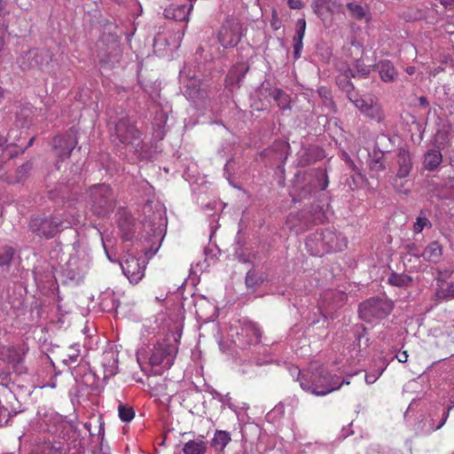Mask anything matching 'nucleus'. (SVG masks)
<instances>
[{
    "instance_id": "obj_1",
    "label": "nucleus",
    "mask_w": 454,
    "mask_h": 454,
    "mask_svg": "<svg viewBox=\"0 0 454 454\" xmlns=\"http://www.w3.org/2000/svg\"><path fill=\"white\" fill-rule=\"evenodd\" d=\"M301 387L315 395H325L338 390L343 384H349L348 380H342L336 375H332L322 365L313 368L311 372L301 373L298 371V379Z\"/></svg>"
},
{
    "instance_id": "obj_2",
    "label": "nucleus",
    "mask_w": 454,
    "mask_h": 454,
    "mask_svg": "<svg viewBox=\"0 0 454 454\" xmlns=\"http://www.w3.org/2000/svg\"><path fill=\"white\" fill-rule=\"evenodd\" d=\"M113 142L119 150H126L134 154L142 150L141 131L136 125V120L129 116H122L114 124L111 133Z\"/></svg>"
},
{
    "instance_id": "obj_3",
    "label": "nucleus",
    "mask_w": 454,
    "mask_h": 454,
    "mask_svg": "<svg viewBox=\"0 0 454 454\" xmlns=\"http://www.w3.org/2000/svg\"><path fill=\"white\" fill-rule=\"evenodd\" d=\"M305 245L311 255L322 256L332 252L341 251L347 247V239L332 229H321L310 234Z\"/></svg>"
},
{
    "instance_id": "obj_4",
    "label": "nucleus",
    "mask_w": 454,
    "mask_h": 454,
    "mask_svg": "<svg viewBox=\"0 0 454 454\" xmlns=\"http://www.w3.org/2000/svg\"><path fill=\"white\" fill-rule=\"evenodd\" d=\"M86 194L93 214L98 216H107L114 211L116 200L113 189L108 184L90 185L87 189Z\"/></svg>"
},
{
    "instance_id": "obj_5",
    "label": "nucleus",
    "mask_w": 454,
    "mask_h": 454,
    "mask_svg": "<svg viewBox=\"0 0 454 454\" xmlns=\"http://www.w3.org/2000/svg\"><path fill=\"white\" fill-rule=\"evenodd\" d=\"M393 309L392 302L381 297H372L361 302L358 308L359 317L367 323L383 319Z\"/></svg>"
},
{
    "instance_id": "obj_6",
    "label": "nucleus",
    "mask_w": 454,
    "mask_h": 454,
    "mask_svg": "<svg viewBox=\"0 0 454 454\" xmlns=\"http://www.w3.org/2000/svg\"><path fill=\"white\" fill-rule=\"evenodd\" d=\"M73 223V220H63L57 215L35 217L29 222V229L41 238L51 239L62 229L67 228Z\"/></svg>"
},
{
    "instance_id": "obj_7",
    "label": "nucleus",
    "mask_w": 454,
    "mask_h": 454,
    "mask_svg": "<svg viewBox=\"0 0 454 454\" xmlns=\"http://www.w3.org/2000/svg\"><path fill=\"white\" fill-rule=\"evenodd\" d=\"M177 348L167 340L158 341L152 350L149 362L153 366L161 365L169 368L174 362Z\"/></svg>"
},
{
    "instance_id": "obj_8",
    "label": "nucleus",
    "mask_w": 454,
    "mask_h": 454,
    "mask_svg": "<svg viewBox=\"0 0 454 454\" xmlns=\"http://www.w3.org/2000/svg\"><path fill=\"white\" fill-rule=\"evenodd\" d=\"M123 274L132 284H137L145 276V262L134 255L129 254L121 263Z\"/></svg>"
},
{
    "instance_id": "obj_9",
    "label": "nucleus",
    "mask_w": 454,
    "mask_h": 454,
    "mask_svg": "<svg viewBox=\"0 0 454 454\" xmlns=\"http://www.w3.org/2000/svg\"><path fill=\"white\" fill-rule=\"evenodd\" d=\"M76 145V137L72 130L64 135L57 136L53 139V149L58 158L62 160L70 156Z\"/></svg>"
},
{
    "instance_id": "obj_10",
    "label": "nucleus",
    "mask_w": 454,
    "mask_h": 454,
    "mask_svg": "<svg viewBox=\"0 0 454 454\" xmlns=\"http://www.w3.org/2000/svg\"><path fill=\"white\" fill-rule=\"evenodd\" d=\"M262 337V332L259 326L249 320H243L240 332L238 333L239 345L246 347L259 343Z\"/></svg>"
},
{
    "instance_id": "obj_11",
    "label": "nucleus",
    "mask_w": 454,
    "mask_h": 454,
    "mask_svg": "<svg viewBox=\"0 0 454 454\" xmlns=\"http://www.w3.org/2000/svg\"><path fill=\"white\" fill-rule=\"evenodd\" d=\"M116 223L121 238L126 240H131L136 231V222L132 215L125 208H119L116 213Z\"/></svg>"
},
{
    "instance_id": "obj_12",
    "label": "nucleus",
    "mask_w": 454,
    "mask_h": 454,
    "mask_svg": "<svg viewBox=\"0 0 454 454\" xmlns=\"http://www.w3.org/2000/svg\"><path fill=\"white\" fill-rule=\"evenodd\" d=\"M241 38L239 24L223 25L218 33V41L224 48L235 47Z\"/></svg>"
},
{
    "instance_id": "obj_13",
    "label": "nucleus",
    "mask_w": 454,
    "mask_h": 454,
    "mask_svg": "<svg viewBox=\"0 0 454 454\" xmlns=\"http://www.w3.org/2000/svg\"><path fill=\"white\" fill-rule=\"evenodd\" d=\"M192 9V4H172L165 8L163 14L176 21H187Z\"/></svg>"
},
{
    "instance_id": "obj_14",
    "label": "nucleus",
    "mask_w": 454,
    "mask_h": 454,
    "mask_svg": "<svg viewBox=\"0 0 454 454\" xmlns=\"http://www.w3.org/2000/svg\"><path fill=\"white\" fill-rule=\"evenodd\" d=\"M453 136L454 129L452 128L451 123L448 121L442 122L434 134V144L437 146V148L443 149L450 144V138Z\"/></svg>"
},
{
    "instance_id": "obj_15",
    "label": "nucleus",
    "mask_w": 454,
    "mask_h": 454,
    "mask_svg": "<svg viewBox=\"0 0 454 454\" xmlns=\"http://www.w3.org/2000/svg\"><path fill=\"white\" fill-rule=\"evenodd\" d=\"M104 370V380L113 377L118 372V358L113 350L105 351L101 362Z\"/></svg>"
},
{
    "instance_id": "obj_16",
    "label": "nucleus",
    "mask_w": 454,
    "mask_h": 454,
    "mask_svg": "<svg viewBox=\"0 0 454 454\" xmlns=\"http://www.w3.org/2000/svg\"><path fill=\"white\" fill-rule=\"evenodd\" d=\"M21 69H31L37 67L42 63V57L37 50H29L23 52L17 60Z\"/></svg>"
},
{
    "instance_id": "obj_17",
    "label": "nucleus",
    "mask_w": 454,
    "mask_h": 454,
    "mask_svg": "<svg viewBox=\"0 0 454 454\" xmlns=\"http://www.w3.org/2000/svg\"><path fill=\"white\" fill-rule=\"evenodd\" d=\"M168 111L169 107L166 106L155 113L153 120L154 136L160 140L164 137L166 132L165 126L168 119Z\"/></svg>"
},
{
    "instance_id": "obj_18",
    "label": "nucleus",
    "mask_w": 454,
    "mask_h": 454,
    "mask_svg": "<svg viewBox=\"0 0 454 454\" xmlns=\"http://www.w3.org/2000/svg\"><path fill=\"white\" fill-rule=\"evenodd\" d=\"M375 67L379 71L380 79L385 82H391L397 76V71L390 60H380L375 65Z\"/></svg>"
},
{
    "instance_id": "obj_19",
    "label": "nucleus",
    "mask_w": 454,
    "mask_h": 454,
    "mask_svg": "<svg viewBox=\"0 0 454 454\" xmlns=\"http://www.w3.org/2000/svg\"><path fill=\"white\" fill-rule=\"evenodd\" d=\"M397 176L400 178L408 176L412 168V162L411 157L407 151L403 149L399 150L397 154Z\"/></svg>"
},
{
    "instance_id": "obj_20",
    "label": "nucleus",
    "mask_w": 454,
    "mask_h": 454,
    "mask_svg": "<svg viewBox=\"0 0 454 454\" xmlns=\"http://www.w3.org/2000/svg\"><path fill=\"white\" fill-rule=\"evenodd\" d=\"M442 255V247L438 241L430 242L421 253V257L432 263L439 262Z\"/></svg>"
},
{
    "instance_id": "obj_21",
    "label": "nucleus",
    "mask_w": 454,
    "mask_h": 454,
    "mask_svg": "<svg viewBox=\"0 0 454 454\" xmlns=\"http://www.w3.org/2000/svg\"><path fill=\"white\" fill-rule=\"evenodd\" d=\"M99 304L104 311L115 312L120 305V301L114 291H106L99 297Z\"/></svg>"
},
{
    "instance_id": "obj_22",
    "label": "nucleus",
    "mask_w": 454,
    "mask_h": 454,
    "mask_svg": "<svg viewBox=\"0 0 454 454\" xmlns=\"http://www.w3.org/2000/svg\"><path fill=\"white\" fill-rule=\"evenodd\" d=\"M441 149H430L424 155L423 166L427 170L434 171L442 161Z\"/></svg>"
},
{
    "instance_id": "obj_23",
    "label": "nucleus",
    "mask_w": 454,
    "mask_h": 454,
    "mask_svg": "<svg viewBox=\"0 0 454 454\" xmlns=\"http://www.w3.org/2000/svg\"><path fill=\"white\" fill-rule=\"evenodd\" d=\"M27 348L25 345L11 346L6 348L5 354L7 360L12 365H18L23 362Z\"/></svg>"
},
{
    "instance_id": "obj_24",
    "label": "nucleus",
    "mask_w": 454,
    "mask_h": 454,
    "mask_svg": "<svg viewBox=\"0 0 454 454\" xmlns=\"http://www.w3.org/2000/svg\"><path fill=\"white\" fill-rule=\"evenodd\" d=\"M206 450L207 443L203 439L191 440L183 447L184 454H205Z\"/></svg>"
},
{
    "instance_id": "obj_25",
    "label": "nucleus",
    "mask_w": 454,
    "mask_h": 454,
    "mask_svg": "<svg viewBox=\"0 0 454 454\" xmlns=\"http://www.w3.org/2000/svg\"><path fill=\"white\" fill-rule=\"evenodd\" d=\"M388 284L397 287H406L412 282V278L404 273L392 272L388 278Z\"/></svg>"
},
{
    "instance_id": "obj_26",
    "label": "nucleus",
    "mask_w": 454,
    "mask_h": 454,
    "mask_svg": "<svg viewBox=\"0 0 454 454\" xmlns=\"http://www.w3.org/2000/svg\"><path fill=\"white\" fill-rule=\"evenodd\" d=\"M311 175L315 177V187H317L321 191H324L327 188L329 181L326 171L325 169L317 168L312 171Z\"/></svg>"
},
{
    "instance_id": "obj_27",
    "label": "nucleus",
    "mask_w": 454,
    "mask_h": 454,
    "mask_svg": "<svg viewBox=\"0 0 454 454\" xmlns=\"http://www.w3.org/2000/svg\"><path fill=\"white\" fill-rule=\"evenodd\" d=\"M231 438L229 432L217 430L215 433L212 443L215 447H220V450H223L231 442Z\"/></svg>"
},
{
    "instance_id": "obj_28",
    "label": "nucleus",
    "mask_w": 454,
    "mask_h": 454,
    "mask_svg": "<svg viewBox=\"0 0 454 454\" xmlns=\"http://www.w3.org/2000/svg\"><path fill=\"white\" fill-rule=\"evenodd\" d=\"M271 95L281 109L285 110L290 107L289 96L284 90L281 89H274Z\"/></svg>"
},
{
    "instance_id": "obj_29",
    "label": "nucleus",
    "mask_w": 454,
    "mask_h": 454,
    "mask_svg": "<svg viewBox=\"0 0 454 454\" xmlns=\"http://www.w3.org/2000/svg\"><path fill=\"white\" fill-rule=\"evenodd\" d=\"M436 427L433 418L422 419L417 425L416 431L418 434H429L435 431Z\"/></svg>"
},
{
    "instance_id": "obj_30",
    "label": "nucleus",
    "mask_w": 454,
    "mask_h": 454,
    "mask_svg": "<svg viewBox=\"0 0 454 454\" xmlns=\"http://www.w3.org/2000/svg\"><path fill=\"white\" fill-rule=\"evenodd\" d=\"M355 69L348 68L347 72L354 78L366 77L370 74V67L365 65L361 59H356L355 64Z\"/></svg>"
},
{
    "instance_id": "obj_31",
    "label": "nucleus",
    "mask_w": 454,
    "mask_h": 454,
    "mask_svg": "<svg viewBox=\"0 0 454 454\" xmlns=\"http://www.w3.org/2000/svg\"><path fill=\"white\" fill-rule=\"evenodd\" d=\"M365 115L369 116L372 119L380 120L382 116L381 107L378 103H374L372 99L370 98V104L363 112Z\"/></svg>"
},
{
    "instance_id": "obj_32",
    "label": "nucleus",
    "mask_w": 454,
    "mask_h": 454,
    "mask_svg": "<svg viewBox=\"0 0 454 454\" xmlns=\"http://www.w3.org/2000/svg\"><path fill=\"white\" fill-rule=\"evenodd\" d=\"M369 168L371 177H378L379 174L385 169V165L382 161V156L374 158L369 162Z\"/></svg>"
},
{
    "instance_id": "obj_33",
    "label": "nucleus",
    "mask_w": 454,
    "mask_h": 454,
    "mask_svg": "<svg viewBox=\"0 0 454 454\" xmlns=\"http://www.w3.org/2000/svg\"><path fill=\"white\" fill-rule=\"evenodd\" d=\"M264 281V278L262 277L257 276L255 270H250L247 271L246 276V286L248 288H255L259 285H261Z\"/></svg>"
},
{
    "instance_id": "obj_34",
    "label": "nucleus",
    "mask_w": 454,
    "mask_h": 454,
    "mask_svg": "<svg viewBox=\"0 0 454 454\" xmlns=\"http://www.w3.org/2000/svg\"><path fill=\"white\" fill-rule=\"evenodd\" d=\"M119 418L123 422H129L134 419L135 411L132 407L120 403L118 406Z\"/></svg>"
},
{
    "instance_id": "obj_35",
    "label": "nucleus",
    "mask_w": 454,
    "mask_h": 454,
    "mask_svg": "<svg viewBox=\"0 0 454 454\" xmlns=\"http://www.w3.org/2000/svg\"><path fill=\"white\" fill-rule=\"evenodd\" d=\"M15 249L8 247L0 254V267H9L14 258Z\"/></svg>"
},
{
    "instance_id": "obj_36",
    "label": "nucleus",
    "mask_w": 454,
    "mask_h": 454,
    "mask_svg": "<svg viewBox=\"0 0 454 454\" xmlns=\"http://www.w3.org/2000/svg\"><path fill=\"white\" fill-rule=\"evenodd\" d=\"M350 77L352 76L346 70L343 74L338 76L337 78L338 86L346 93L354 89L353 83L349 81Z\"/></svg>"
},
{
    "instance_id": "obj_37",
    "label": "nucleus",
    "mask_w": 454,
    "mask_h": 454,
    "mask_svg": "<svg viewBox=\"0 0 454 454\" xmlns=\"http://www.w3.org/2000/svg\"><path fill=\"white\" fill-rule=\"evenodd\" d=\"M79 356H80V350L78 348V346L72 345L69 348V352H68V354H67V357L64 358L63 362L66 364L71 366V365L74 364L75 363H77Z\"/></svg>"
},
{
    "instance_id": "obj_38",
    "label": "nucleus",
    "mask_w": 454,
    "mask_h": 454,
    "mask_svg": "<svg viewBox=\"0 0 454 454\" xmlns=\"http://www.w3.org/2000/svg\"><path fill=\"white\" fill-rule=\"evenodd\" d=\"M347 8L349 11L350 15L357 20H361L365 16V11L364 7L356 3H348Z\"/></svg>"
},
{
    "instance_id": "obj_39",
    "label": "nucleus",
    "mask_w": 454,
    "mask_h": 454,
    "mask_svg": "<svg viewBox=\"0 0 454 454\" xmlns=\"http://www.w3.org/2000/svg\"><path fill=\"white\" fill-rule=\"evenodd\" d=\"M31 169L32 163L28 161L19 167L17 169V182H21L25 179Z\"/></svg>"
},
{
    "instance_id": "obj_40",
    "label": "nucleus",
    "mask_w": 454,
    "mask_h": 454,
    "mask_svg": "<svg viewBox=\"0 0 454 454\" xmlns=\"http://www.w3.org/2000/svg\"><path fill=\"white\" fill-rule=\"evenodd\" d=\"M426 226H431V223L426 216H419L413 225V231L416 233H419L423 231Z\"/></svg>"
},
{
    "instance_id": "obj_41",
    "label": "nucleus",
    "mask_w": 454,
    "mask_h": 454,
    "mask_svg": "<svg viewBox=\"0 0 454 454\" xmlns=\"http://www.w3.org/2000/svg\"><path fill=\"white\" fill-rule=\"evenodd\" d=\"M303 38L294 37L293 38V46H294V58L298 59L301 57V51L303 48Z\"/></svg>"
},
{
    "instance_id": "obj_42",
    "label": "nucleus",
    "mask_w": 454,
    "mask_h": 454,
    "mask_svg": "<svg viewBox=\"0 0 454 454\" xmlns=\"http://www.w3.org/2000/svg\"><path fill=\"white\" fill-rule=\"evenodd\" d=\"M306 30V20L304 19H299L296 23L295 35L294 37L304 38Z\"/></svg>"
},
{
    "instance_id": "obj_43",
    "label": "nucleus",
    "mask_w": 454,
    "mask_h": 454,
    "mask_svg": "<svg viewBox=\"0 0 454 454\" xmlns=\"http://www.w3.org/2000/svg\"><path fill=\"white\" fill-rule=\"evenodd\" d=\"M405 248L407 249L408 254L415 258L419 259L421 257V253H419V248L414 243L406 245Z\"/></svg>"
},
{
    "instance_id": "obj_44",
    "label": "nucleus",
    "mask_w": 454,
    "mask_h": 454,
    "mask_svg": "<svg viewBox=\"0 0 454 454\" xmlns=\"http://www.w3.org/2000/svg\"><path fill=\"white\" fill-rule=\"evenodd\" d=\"M370 104V98L366 99L362 97L358 100H356V108H358L362 113L364 111V109L368 106Z\"/></svg>"
},
{
    "instance_id": "obj_45",
    "label": "nucleus",
    "mask_w": 454,
    "mask_h": 454,
    "mask_svg": "<svg viewBox=\"0 0 454 454\" xmlns=\"http://www.w3.org/2000/svg\"><path fill=\"white\" fill-rule=\"evenodd\" d=\"M442 293L445 298H454V281L450 282Z\"/></svg>"
},
{
    "instance_id": "obj_46",
    "label": "nucleus",
    "mask_w": 454,
    "mask_h": 454,
    "mask_svg": "<svg viewBox=\"0 0 454 454\" xmlns=\"http://www.w3.org/2000/svg\"><path fill=\"white\" fill-rule=\"evenodd\" d=\"M287 4L291 9L294 10H300L304 5L301 0H287Z\"/></svg>"
},
{
    "instance_id": "obj_47",
    "label": "nucleus",
    "mask_w": 454,
    "mask_h": 454,
    "mask_svg": "<svg viewBox=\"0 0 454 454\" xmlns=\"http://www.w3.org/2000/svg\"><path fill=\"white\" fill-rule=\"evenodd\" d=\"M348 98L353 103L356 104V100H358L360 98L359 94L355 90V88L350 90L348 92L346 93Z\"/></svg>"
},
{
    "instance_id": "obj_48",
    "label": "nucleus",
    "mask_w": 454,
    "mask_h": 454,
    "mask_svg": "<svg viewBox=\"0 0 454 454\" xmlns=\"http://www.w3.org/2000/svg\"><path fill=\"white\" fill-rule=\"evenodd\" d=\"M450 408H448L447 410H445L442 413V418L441 419V422L435 426L436 427V430L440 429L447 421V419L449 417V413H450Z\"/></svg>"
},
{
    "instance_id": "obj_49",
    "label": "nucleus",
    "mask_w": 454,
    "mask_h": 454,
    "mask_svg": "<svg viewBox=\"0 0 454 454\" xmlns=\"http://www.w3.org/2000/svg\"><path fill=\"white\" fill-rule=\"evenodd\" d=\"M395 357H396V359H397L400 363H405V362H407V360H408L409 355H408L407 351H402V352H398V353L395 355Z\"/></svg>"
},
{
    "instance_id": "obj_50",
    "label": "nucleus",
    "mask_w": 454,
    "mask_h": 454,
    "mask_svg": "<svg viewBox=\"0 0 454 454\" xmlns=\"http://www.w3.org/2000/svg\"><path fill=\"white\" fill-rule=\"evenodd\" d=\"M346 159H347V163L349 165V167L353 169V170H356V164L354 163V161L348 157V155L347 153L344 154Z\"/></svg>"
},
{
    "instance_id": "obj_51",
    "label": "nucleus",
    "mask_w": 454,
    "mask_h": 454,
    "mask_svg": "<svg viewBox=\"0 0 454 454\" xmlns=\"http://www.w3.org/2000/svg\"><path fill=\"white\" fill-rule=\"evenodd\" d=\"M376 380H377L376 376L366 375V377H365V380L369 384L374 383L376 381Z\"/></svg>"
},
{
    "instance_id": "obj_52",
    "label": "nucleus",
    "mask_w": 454,
    "mask_h": 454,
    "mask_svg": "<svg viewBox=\"0 0 454 454\" xmlns=\"http://www.w3.org/2000/svg\"><path fill=\"white\" fill-rule=\"evenodd\" d=\"M419 105L420 106H428V101H427V98H425V97H420L419 98Z\"/></svg>"
},
{
    "instance_id": "obj_53",
    "label": "nucleus",
    "mask_w": 454,
    "mask_h": 454,
    "mask_svg": "<svg viewBox=\"0 0 454 454\" xmlns=\"http://www.w3.org/2000/svg\"><path fill=\"white\" fill-rule=\"evenodd\" d=\"M7 143V138L0 135V147H3Z\"/></svg>"
},
{
    "instance_id": "obj_54",
    "label": "nucleus",
    "mask_w": 454,
    "mask_h": 454,
    "mask_svg": "<svg viewBox=\"0 0 454 454\" xmlns=\"http://www.w3.org/2000/svg\"><path fill=\"white\" fill-rule=\"evenodd\" d=\"M35 139V137H31V138L29 139L28 143H27V147H30V146H32V145H33Z\"/></svg>"
},
{
    "instance_id": "obj_55",
    "label": "nucleus",
    "mask_w": 454,
    "mask_h": 454,
    "mask_svg": "<svg viewBox=\"0 0 454 454\" xmlns=\"http://www.w3.org/2000/svg\"><path fill=\"white\" fill-rule=\"evenodd\" d=\"M352 45L355 46L358 51H362L361 46L358 43L352 42Z\"/></svg>"
},
{
    "instance_id": "obj_56",
    "label": "nucleus",
    "mask_w": 454,
    "mask_h": 454,
    "mask_svg": "<svg viewBox=\"0 0 454 454\" xmlns=\"http://www.w3.org/2000/svg\"><path fill=\"white\" fill-rule=\"evenodd\" d=\"M4 46V40L0 37V52L3 51Z\"/></svg>"
},
{
    "instance_id": "obj_57",
    "label": "nucleus",
    "mask_w": 454,
    "mask_h": 454,
    "mask_svg": "<svg viewBox=\"0 0 454 454\" xmlns=\"http://www.w3.org/2000/svg\"><path fill=\"white\" fill-rule=\"evenodd\" d=\"M407 73L410 74H412L414 73V67H408L407 68Z\"/></svg>"
},
{
    "instance_id": "obj_58",
    "label": "nucleus",
    "mask_w": 454,
    "mask_h": 454,
    "mask_svg": "<svg viewBox=\"0 0 454 454\" xmlns=\"http://www.w3.org/2000/svg\"><path fill=\"white\" fill-rule=\"evenodd\" d=\"M157 250H158V248H157L154 252H146V253H145V255H146V256H148V255H149V256H153V254H155V253H156V251H157Z\"/></svg>"
},
{
    "instance_id": "obj_59",
    "label": "nucleus",
    "mask_w": 454,
    "mask_h": 454,
    "mask_svg": "<svg viewBox=\"0 0 454 454\" xmlns=\"http://www.w3.org/2000/svg\"><path fill=\"white\" fill-rule=\"evenodd\" d=\"M4 98V90L2 89V87H0V102L2 101Z\"/></svg>"
},
{
    "instance_id": "obj_60",
    "label": "nucleus",
    "mask_w": 454,
    "mask_h": 454,
    "mask_svg": "<svg viewBox=\"0 0 454 454\" xmlns=\"http://www.w3.org/2000/svg\"><path fill=\"white\" fill-rule=\"evenodd\" d=\"M226 397H227V403H227V405H228L230 408H232V406H231V401H230V400H231V398H230V397H228V395H227Z\"/></svg>"
},
{
    "instance_id": "obj_61",
    "label": "nucleus",
    "mask_w": 454,
    "mask_h": 454,
    "mask_svg": "<svg viewBox=\"0 0 454 454\" xmlns=\"http://www.w3.org/2000/svg\"><path fill=\"white\" fill-rule=\"evenodd\" d=\"M18 154H19V153H18V152H13V153H10V157H12H12H14V156H17Z\"/></svg>"
},
{
    "instance_id": "obj_62",
    "label": "nucleus",
    "mask_w": 454,
    "mask_h": 454,
    "mask_svg": "<svg viewBox=\"0 0 454 454\" xmlns=\"http://www.w3.org/2000/svg\"><path fill=\"white\" fill-rule=\"evenodd\" d=\"M239 261H241L243 262H247V260L245 258H242V257H239Z\"/></svg>"
},
{
    "instance_id": "obj_63",
    "label": "nucleus",
    "mask_w": 454,
    "mask_h": 454,
    "mask_svg": "<svg viewBox=\"0 0 454 454\" xmlns=\"http://www.w3.org/2000/svg\"><path fill=\"white\" fill-rule=\"evenodd\" d=\"M196 0H188L189 4H192L195 2Z\"/></svg>"
},
{
    "instance_id": "obj_64",
    "label": "nucleus",
    "mask_w": 454,
    "mask_h": 454,
    "mask_svg": "<svg viewBox=\"0 0 454 454\" xmlns=\"http://www.w3.org/2000/svg\"><path fill=\"white\" fill-rule=\"evenodd\" d=\"M452 188L454 189V185H452Z\"/></svg>"
}]
</instances>
